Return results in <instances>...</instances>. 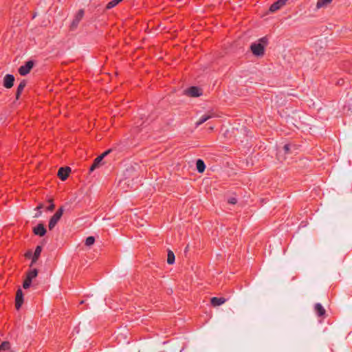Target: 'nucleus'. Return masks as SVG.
<instances>
[{"instance_id":"obj_30","label":"nucleus","mask_w":352,"mask_h":352,"mask_svg":"<svg viewBox=\"0 0 352 352\" xmlns=\"http://www.w3.org/2000/svg\"><path fill=\"white\" fill-rule=\"evenodd\" d=\"M278 1H279V2H280V4H283V6H284L288 0H278Z\"/></svg>"},{"instance_id":"obj_21","label":"nucleus","mask_w":352,"mask_h":352,"mask_svg":"<svg viewBox=\"0 0 352 352\" xmlns=\"http://www.w3.org/2000/svg\"><path fill=\"white\" fill-rule=\"evenodd\" d=\"M167 263L170 265H172L175 263V255L170 250L168 252Z\"/></svg>"},{"instance_id":"obj_12","label":"nucleus","mask_w":352,"mask_h":352,"mask_svg":"<svg viewBox=\"0 0 352 352\" xmlns=\"http://www.w3.org/2000/svg\"><path fill=\"white\" fill-rule=\"evenodd\" d=\"M0 352H13L11 344L8 341L3 342L0 345Z\"/></svg>"},{"instance_id":"obj_19","label":"nucleus","mask_w":352,"mask_h":352,"mask_svg":"<svg viewBox=\"0 0 352 352\" xmlns=\"http://www.w3.org/2000/svg\"><path fill=\"white\" fill-rule=\"evenodd\" d=\"M293 148L295 149V150L297 148L296 145H292L290 144H286L283 146V149H284L285 153H292V150Z\"/></svg>"},{"instance_id":"obj_7","label":"nucleus","mask_w":352,"mask_h":352,"mask_svg":"<svg viewBox=\"0 0 352 352\" xmlns=\"http://www.w3.org/2000/svg\"><path fill=\"white\" fill-rule=\"evenodd\" d=\"M14 82V76L12 74H6L3 78V87L10 89L13 87Z\"/></svg>"},{"instance_id":"obj_6","label":"nucleus","mask_w":352,"mask_h":352,"mask_svg":"<svg viewBox=\"0 0 352 352\" xmlns=\"http://www.w3.org/2000/svg\"><path fill=\"white\" fill-rule=\"evenodd\" d=\"M185 94L191 97H198L202 95L201 90L197 87H191L185 90Z\"/></svg>"},{"instance_id":"obj_4","label":"nucleus","mask_w":352,"mask_h":352,"mask_svg":"<svg viewBox=\"0 0 352 352\" xmlns=\"http://www.w3.org/2000/svg\"><path fill=\"white\" fill-rule=\"evenodd\" d=\"M217 117L216 113L213 110L208 111L206 114L203 115L196 122V126H198L201 125V124L204 123L207 120L211 118H214Z\"/></svg>"},{"instance_id":"obj_29","label":"nucleus","mask_w":352,"mask_h":352,"mask_svg":"<svg viewBox=\"0 0 352 352\" xmlns=\"http://www.w3.org/2000/svg\"><path fill=\"white\" fill-rule=\"evenodd\" d=\"M278 1H279V2H280V4H283V6H284L288 0H278Z\"/></svg>"},{"instance_id":"obj_27","label":"nucleus","mask_w":352,"mask_h":352,"mask_svg":"<svg viewBox=\"0 0 352 352\" xmlns=\"http://www.w3.org/2000/svg\"><path fill=\"white\" fill-rule=\"evenodd\" d=\"M50 204L47 207V210L52 211V210H53L54 209L55 205L54 204V203L52 202V200H50Z\"/></svg>"},{"instance_id":"obj_17","label":"nucleus","mask_w":352,"mask_h":352,"mask_svg":"<svg viewBox=\"0 0 352 352\" xmlns=\"http://www.w3.org/2000/svg\"><path fill=\"white\" fill-rule=\"evenodd\" d=\"M315 310L319 316H322L325 314V310L320 303L315 305Z\"/></svg>"},{"instance_id":"obj_24","label":"nucleus","mask_w":352,"mask_h":352,"mask_svg":"<svg viewBox=\"0 0 352 352\" xmlns=\"http://www.w3.org/2000/svg\"><path fill=\"white\" fill-rule=\"evenodd\" d=\"M228 202L229 204H230L234 205V204H236V202H237V199H236V198H235V197H232L228 198Z\"/></svg>"},{"instance_id":"obj_34","label":"nucleus","mask_w":352,"mask_h":352,"mask_svg":"<svg viewBox=\"0 0 352 352\" xmlns=\"http://www.w3.org/2000/svg\"><path fill=\"white\" fill-rule=\"evenodd\" d=\"M84 302H85V301H84V300H81V301H80V305H82Z\"/></svg>"},{"instance_id":"obj_5","label":"nucleus","mask_w":352,"mask_h":352,"mask_svg":"<svg viewBox=\"0 0 352 352\" xmlns=\"http://www.w3.org/2000/svg\"><path fill=\"white\" fill-rule=\"evenodd\" d=\"M33 66L34 62L32 60H29L26 62V63L24 65H22L19 68V73L21 76H25L30 73Z\"/></svg>"},{"instance_id":"obj_26","label":"nucleus","mask_w":352,"mask_h":352,"mask_svg":"<svg viewBox=\"0 0 352 352\" xmlns=\"http://www.w3.org/2000/svg\"><path fill=\"white\" fill-rule=\"evenodd\" d=\"M123 0H111V8L117 6L119 3L122 1Z\"/></svg>"},{"instance_id":"obj_31","label":"nucleus","mask_w":352,"mask_h":352,"mask_svg":"<svg viewBox=\"0 0 352 352\" xmlns=\"http://www.w3.org/2000/svg\"><path fill=\"white\" fill-rule=\"evenodd\" d=\"M106 9L109 10L110 9V2H109L106 6Z\"/></svg>"},{"instance_id":"obj_16","label":"nucleus","mask_w":352,"mask_h":352,"mask_svg":"<svg viewBox=\"0 0 352 352\" xmlns=\"http://www.w3.org/2000/svg\"><path fill=\"white\" fill-rule=\"evenodd\" d=\"M38 275V270L36 269L30 270L26 273V278L32 281Z\"/></svg>"},{"instance_id":"obj_22","label":"nucleus","mask_w":352,"mask_h":352,"mask_svg":"<svg viewBox=\"0 0 352 352\" xmlns=\"http://www.w3.org/2000/svg\"><path fill=\"white\" fill-rule=\"evenodd\" d=\"M95 242V238L92 236H88L85 240V245L89 247Z\"/></svg>"},{"instance_id":"obj_8","label":"nucleus","mask_w":352,"mask_h":352,"mask_svg":"<svg viewBox=\"0 0 352 352\" xmlns=\"http://www.w3.org/2000/svg\"><path fill=\"white\" fill-rule=\"evenodd\" d=\"M23 302V294L21 289H18L16 294L15 307L19 310Z\"/></svg>"},{"instance_id":"obj_1","label":"nucleus","mask_w":352,"mask_h":352,"mask_svg":"<svg viewBox=\"0 0 352 352\" xmlns=\"http://www.w3.org/2000/svg\"><path fill=\"white\" fill-rule=\"evenodd\" d=\"M258 43H252L250 46V49L254 55L260 56L264 54L265 45L267 43V38L263 37L259 40Z\"/></svg>"},{"instance_id":"obj_25","label":"nucleus","mask_w":352,"mask_h":352,"mask_svg":"<svg viewBox=\"0 0 352 352\" xmlns=\"http://www.w3.org/2000/svg\"><path fill=\"white\" fill-rule=\"evenodd\" d=\"M32 256H33V253L31 250H28L25 254V257L26 258H32Z\"/></svg>"},{"instance_id":"obj_28","label":"nucleus","mask_w":352,"mask_h":352,"mask_svg":"<svg viewBox=\"0 0 352 352\" xmlns=\"http://www.w3.org/2000/svg\"><path fill=\"white\" fill-rule=\"evenodd\" d=\"M78 16H79V19L77 20V22H78V21L80 19V18H82V16H83V11L82 10H80L79 11Z\"/></svg>"},{"instance_id":"obj_14","label":"nucleus","mask_w":352,"mask_h":352,"mask_svg":"<svg viewBox=\"0 0 352 352\" xmlns=\"http://www.w3.org/2000/svg\"><path fill=\"white\" fill-rule=\"evenodd\" d=\"M196 168H197V170L199 173H203L206 168V165H205L204 162L201 159L197 160L196 162Z\"/></svg>"},{"instance_id":"obj_3","label":"nucleus","mask_w":352,"mask_h":352,"mask_svg":"<svg viewBox=\"0 0 352 352\" xmlns=\"http://www.w3.org/2000/svg\"><path fill=\"white\" fill-rule=\"evenodd\" d=\"M63 208L60 207L58 208V210L55 212V214L51 217L50 221H49V229L51 230H52L56 223L58 222L60 219L61 218L63 214Z\"/></svg>"},{"instance_id":"obj_33","label":"nucleus","mask_w":352,"mask_h":352,"mask_svg":"<svg viewBox=\"0 0 352 352\" xmlns=\"http://www.w3.org/2000/svg\"><path fill=\"white\" fill-rule=\"evenodd\" d=\"M140 119H141V120L144 119V118H143V116H144V114H142V113H141V114H140Z\"/></svg>"},{"instance_id":"obj_2","label":"nucleus","mask_w":352,"mask_h":352,"mask_svg":"<svg viewBox=\"0 0 352 352\" xmlns=\"http://www.w3.org/2000/svg\"><path fill=\"white\" fill-rule=\"evenodd\" d=\"M110 153V148L105 151L102 154L97 157L92 165L89 168V172H93L94 170L99 168L104 164L103 159L105 156Z\"/></svg>"},{"instance_id":"obj_20","label":"nucleus","mask_w":352,"mask_h":352,"mask_svg":"<svg viewBox=\"0 0 352 352\" xmlns=\"http://www.w3.org/2000/svg\"><path fill=\"white\" fill-rule=\"evenodd\" d=\"M331 1H332V0H318L316 6L318 8H322V7L327 6Z\"/></svg>"},{"instance_id":"obj_11","label":"nucleus","mask_w":352,"mask_h":352,"mask_svg":"<svg viewBox=\"0 0 352 352\" xmlns=\"http://www.w3.org/2000/svg\"><path fill=\"white\" fill-rule=\"evenodd\" d=\"M42 251V248L40 245L36 246L34 252L33 253L32 260L30 263V267H32L38 260L39 256H41V253Z\"/></svg>"},{"instance_id":"obj_18","label":"nucleus","mask_w":352,"mask_h":352,"mask_svg":"<svg viewBox=\"0 0 352 352\" xmlns=\"http://www.w3.org/2000/svg\"><path fill=\"white\" fill-rule=\"evenodd\" d=\"M282 6H283V4H280V2H279V1L278 0L271 5L270 8V11L272 12H275L279 10Z\"/></svg>"},{"instance_id":"obj_35","label":"nucleus","mask_w":352,"mask_h":352,"mask_svg":"<svg viewBox=\"0 0 352 352\" xmlns=\"http://www.w3.org/2000/svg\"><path fill=\"white\" fill-rule=\"evenodd\" d=\"M338 85H341V82H340V80H339V81L338 82Z\"/></svg>"},{"instance_id":"obj_9","label":"nucleus","mask_w":352,"mask_h":352,"mask_svg":"<svg viewBox=\"0 0 352 352\" xmlns=\"http://www.w3.org/2000/svg\"><path fill=\"white\" fill-rule=\"evenodd\" d=\"M70 171L71 168L69 167H61L58 171V176L62 181H65L69 176Z\"/></svg>"},{"instance_id":"obj_23","label":"nucleus","mask_w":352,"mask_h":352,"mask_svg":"<svg viewBox=\"0 0 352 352\" xmlns=\"http://www.w3.org/2000/svg\"><path fill=\"white\" fill-rule=\"evenodd\" d=\"M31 283H32V280H29V279H27L25 278L24 282H23V287L24 289H28L30 285H31Z\"/></svg>"},{"instance_id":"obj_13","label":"nucleus","mask_w":352,"mask_h":352,"mask_svg":"<svg viewBox=\"0 0 352 352\" xmlns=\"http://www.w3.org/2000/svg\"><path fill=\"white\" fill-rule=\"evenodd\" d=\"M26 86V81L23 80L21 81L19 85H18L16 92V99L18 100L23 92L25 87Z\"/></svg>"},{"instance_id":"obj_10","label":"nucleus","mask_w":352,"mask_h":352,"mask_svg":"<svg viewBox=\"0 0 352 352\" xmlns=\"http://www.w3.org/2000/svg\"><path fill=\"white\" fill-rule=\"evenodd\" d=\"M33 232L36 235L43 236L46 233V229L45 228L43 224L39 223L37 226L34 228Z\"/></svg>"},{"instance_id":"obj_15","label":"nucleus","mask_w":352,"mask_h":352,"mask_svg":"<svg viewBox=\"0 0 352 352\" xmlns=\"http://www.w3.org/2000/svg\"><path fill=\"white\" fill-rule=\"evenodd\" d=\"M226 302L224 298L213 297L211 298V303L213 306H219Z\"/></svg>"},{"instance_id":"obj_32","label":"nucleus","mask_w":352,"mask_h":352,"mask_svg":"<svg viewBox=\"0 0 352 352\" xmlns=\"http://www.w3.org/2000/svg\"><path fill=\"white\" fill-rule=\"evenodd\" d=\"M142 124H143V122H142V123H141V124H139V122H136V124H137V126H138V127H139L140 126H141Z\"/></svg>"}]
</instances>
